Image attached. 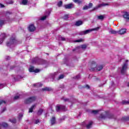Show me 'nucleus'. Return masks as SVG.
<instances>
[{"instance_id": "6e6d98bb", "label": "nucleus", "mask_w": 129, "mask_h": 129, "mask_svg": "<svg viewBox=\"0 0 129 129\" xmlns=\"http://www.w3.org/2000/svg\"><path fill=\"white\" fill-rule=\"evenodd\" d=\"M6 59H7V60H9V59H10V56H7V58H6Z\"/></svg>"}, {"instance_id": "09e8293b", "label": "nucleus", "mask_w": 129, "mask_h": 129, "mask_svg": "<svg viewBox=\"0 0 129 129\" xmlns=\"http://www.w3.org/2000/svg\"><path fill=\"white\" fill-rule=\"evenodd\" d=\"M22 117H23V114H20L19 116V119H21V118H22Z\"/></svg>"}, {"instance_id": "9d476101", "label": "nucleus", "mask_w": 129, "mask_h": 129, "mask_svg": "<svg viewBox=\"0 0 129 129\" xmlns=\"http://www.w3.org/2000/svg\"><path fill=\"white\" fill-rule=\"evenodd\" d=\"M50 11H46L45 13V16H43L42 17H41L40 18V20L41 21H44L45 20H46V19H47V17H49V16L50 15Z\"/></svg>"}, {"instance_id": "72a5a7b5", "label": "nucleus", "mask_w": 129, "mask_h": 129, "mask_svg": "<svg viewBox=\"0 0 129 129\" xmlns=\"http://www.w3.org/2000/svg\"><path fill=\"white\" fill-rule=\"evenodd\" d=\"M62 5H63V2L62 1H59L58 3H57V6L58 7H61L62 6Z\"/></svg>"}, {"instance_id": "58836bf2", "label": "nucleus", "mask_w": 129, "mask_h": 129, "mask_svg": "<svg viewBox=\"0 0 129 129\" xmlns=\"http://www.w3.org/2000/svg\"><path fill=\"white\" fill-rule=\"evenodd\" d=\"M74 42L75 43H78V42H82V39L76 40L74 41Z\"/></svg>"}, {"instance_id": "bf43d9fd", "label": "nucleus", "mask_w": 129, "mask_h": 129, "mask_svg": "<svg viewBox=\"0 0 129 129\" xmlns=\"http://www.w3.org/2000/svg\"><path fill=\"white\" fill-rule=\"evenodd\" d=\"M98 69H100V68H98Z\"/></svg>"}, {"instance_id": "4d7b16f0", "label": "nucleus", "mask_w": 129, "mask_h": 129, "mask_svg": "<svg viewBox=\"0 0 129 129\" xmlns=\"http://www.w3.org/2000/svg\"><path fill=\"white\" fill-rule=\"evenodd\" d=\"M14 80H16V78L14 77Z\"/></svg>"}, {"instance_id": "4468645a", "label": "nucleus", "mask_w": 129, "mask_h": 129, "mask_svg": "<svg viewBox=\"0 0 129 129\" xmlns=\"http://www.w3.org/2000/svg\"><path fill=\"white\" fill-rule=\"evenodd\" d=\"M87 47V46H86V45L84 44V45H81V46H78L76 49H73V51H78V50H80V49H81V48H82V49H86Z\"/></svg>"}, {"instance_id": "7ed1b4c3", "label": "nucleus", "mask_w": 129, "mask_h": 129, "mask_svg": "<svg viewBox=\"0 0 129 129\" xmlns=\"http://www.w3.org/2000/svg\"><path fill=\"white\" fill-rule=\"evenodd\" d=\"M98 29H99V27H97L92 29H88L85 31H81L79 34L82 36H83V35H87V34H89V33H91V32H92V31H97Z\"/></svg>"}, {"instance_id": "3c124183", "label": "nucleus", "mask_w": 129, "mask_h": 129, "mask_svg": "<svg viewBox=\"0 0 129 129\" xmlns=\"http://www.w3.org/2000/svg\"><path fill=\"white\" fill-rule=\"evenodd\" d=\"M0 8H5V6L2 4H0Z\"/></svg>"}, {"instance_id": "6e6552de", "label": "nucleus", "mask_w": 129, "mask_h": 129, "mask_svg": "<svg viewBox=\"0 0 129 129\" xmlns=\"http://www.w3.org/2000/svg\"><path fill=\"white\" fill-rule=\"evenodd\" d=\"M36 100V97H31L28 99H26L25 100V103H26L27 104L29 103H31V102H33Z\"/></svg>"}, {"instance_id": "1a4fd4ad", "label": "nucleus", "mask_w": 129, "mask_h": 129, "mask_svg": "<svg viewBox=\"0 0 129 129\" xmlns=\"http://www.w3.org/2000/svg\"><path fill=\"white\" fill-rule=\"evenodd\" d=\"M57 74H58V72H55L54 74H51L49 76V78L50 79V81H54V80H56L55 79V77H57Z\"/></svg>"}, {"instance_id": "473e14b6", "label": "nucleus", "mask_w": 129, "mask_h": 129, "mask_svg": "<svg viewBox=\"0 0 129 129\" xmlns=\"http://www.w3.org/2000/svg\"><path fill=\"white\" fill-rule=\"evenodd\" d=\"M68 18H69V15L68 14L65 15L63 16V19L66 21V20L68 19Z\"/></svg>"}, {"instance_id": "5fc2aeb1", "label": "nucleus", "mask_w": 129, "mask_h": 129, "mask_svg": "<svg viewBox=\"0 0 129 129\" xmlns=\"http://www.w3.org/2000/svg\"><path fill=\"white\" fill-rule=\"evenodd\" d=\"M61 40H62V41H65V38H64V37H61Z\"/></svg>"}, {"instance_id": "c756f323", "label": "nucleus", "mask_w": 129, "mask_h": 129, "mask_svg": "<svg viewBox=\"0 0 129 129\" xmlns=\"http://www.w3.org/2000/svg\"><path fill=\"white\" fill-rule=\"evenodd\" d=\"M42 90L43 91H50V90H51V88H43L42 89Z\"/></svg>"}, {"instance_id": "ddd939ff", "label": "nucleus", "mask_w": 129, "mask_h": 129, "mask_svg": "<svg viewBox=\"0 0 129 129\" xmlns=\"http://www.w3.org/2000/svg\"><path fill=\"white\" fill-rule=\"evenodd\" d=\"M0 37V44H3V42H4V40H5V39H6L7 35H6V34L5 33H3L2 34H1Z\"/></svg>"}, {"instance_id": "412c9836", "label": "nucleus", "mask_w": 129, "mask_h": 129, "mask_svg": "<svg viewBox=\"0 0 129 129\" xmlns=\"http://www.w3.org/2000/svg\"><path fill=\"white\" fill-rule=\"evenodd\" d=\"M56 122V119H55V117H52V119H51V124L52 125L54 124Z\"/></svg>"}, {"instance_id": "603ef678", "label": "nucleus", "mask_w": 129, "mask_h": 129, "mask_svg": "<svg viewBox=\"0 0 129 129\" xmlns=\"http://www.w3.org/2000/svg\"><path fill=\"white\" fill-rule=\"evenodd\" d=\"M74 2L75 3H80L79 0H74Z\"/></svg>"}, {"instance_id": "a211bd4d", "label": "nucleus", "mask_w": 129, "mask_h": 129, "mask_svg": "<svg viewBox=\"0 0 129 129\" xmlns=\"http://www.w3.org/2000/svg\"><path fill=\"white\" fill-rule=\"evenodd\" d=\"M126 29H122L120 30L119 31H118V33L120 35H123V34H125V33H126Z\"/></svg>"}, {"instance_id": "a18cd8bd", "label": "nucleus", "mask_w": 129, "mask_h": 129, "mask_svg": "<svg viewBox=\"0 0 129 129\" xmlns=\"http://www.w3.org/2000/svg\"><path fill=\"white\" fill-rule=\"evenodd\" d=\"M3 103L6 104V101H3V100L0 101V105H1V104H3Z\"/></svg>"}, {"instance_id": "79ce46f5", "label": "nucleus", "mask_w": 129, "mask_h": 129, "mask_svg": "<svg viewBox=\"0 0 129 129\" xmlns=\"http://www.w3.org/2000/svg\"><path fill=\"white\" fill-rule=\"evenodd\" d=\"M122 119L123 120H128L129 118H128V117H123L122 118Z\"/></svg>"}, {"instance_id": "dca6fc26", "label": "nucleus", "mask_w": 129, "mask_h": 129, "mask_svg": "<svg viewBox=\"0 0 129 129\" xmlns=\"http://www.w3.org/2000/svg\"><path fill=\"white\" fill-rule=\"evenodd\" d=\"M74 5H73V4L72 3L64 5L65 9H68V10H70V9H72V8H74Z\"/></svg>"}, {"instance_id": "39448f33", "label": "nucleus", "mask_w": 129, "mask_h": 129, "mask_svg": "<svg viewBox=\"0 0 129 129\" xmlns=\"http://www.w3.org/2000/svg\"><path fill=\"white\" fill-rule=\"evenodd\" d=\"M106 117H108V118H113V116L112 115H108V113L105 111H104L100 114V118L104 119L106 118Z\"/></svg>"}, {"instance_id": "2f4dec72", "label": "nucleus", "mask_w": 129, "mask_h": 129, "mask_svg": "<svg viewBox=\"0 0 129 129\" xmlns=\"http://www.w3.org/2000/svg\"><path fill=\"white\" fill-rule=\"evenodd\" d=\"M89 9H90V8H89V7H88V6L85 5V6H84V7H83V10L84 11H85V10H88Z\"/></svg>"}, {"instance_id": "bb28decb", "label": "nucleus", "mask_w": 129, "mask_h": 129, "mask_svg": "<svg viewBox=\"0 0 129 129\" xmlns=\"http://www.w3.org/2000/svg\"><path fill=\"white\" fill-rule=\"evenodd\" d=\"M3 126V127H7L8 126V123H5V122H3L2 124L0 123V126Z\"/></svg>"}, {"instance_id": "4be33fe9", "label": "nucleus", "mask_w": 129, "mask_h": 129, "mask_svg": "<svg viewBox=\"0 0 129 129\" xmlns=\"http://www.w3.org/2000/svg\"><path fill=\"white\" fill-rule=\"evenodd\" d=\"M93 123V122H92V121H90L89 122L88 124H87L86 125L87 128H90V127H91V125H92Z\"/></svg>"}, {"instance_id": "f704fd0d", "label": "nucleus", "mask_w": 129, "mask_h": 129, "mask_svg": "<svg viewBox=\"0 0 129 129\" xmlns=\"http://www.w3.org/2000/svg\"><path fill=\"white\" fill-rule=\"evenodd\" d=\"M11 122H12V123H16L17 122V120L16 119H10Z\"/></svg>"}, {"instance_id": "423d86ee", "label": "nucleus", "mask_w": 129, "mask_h": 129, "mask_svg": "<svg viewBox=\"0 0 129 129\" xmlns=\"http://www.w3.org/2000/svg\"><path fill=\"white\" fill-rule=\"evenodd\" d=\"M56 110L57 112H60V111H65V110H66V107L62 105H58L56 107Z\"/></svg>"}, {"instance_id": "aec40b11", "label": "nucleus", "mask_w": 129, "mask_h": 129, "mask_svg": "<svg viewBox=\"0 0 129 129\" xmlns=\"http://www.w3.org/2000/svg\"><path fill=\"white\" fill-rule=\"evenodd\" d=\"M37 106V104L33 105L29 109V112H33V110Z\"/></svg>"}, {"instance_id": "2eb2a0df", "label": "nucleus", "mask_w": 129, "mask_h": 129, "mask_svg": "<svg viewBox=\"0 0 129 129\" xmlns=\"http://www.w3.org/2000/svg\"><path fill=\"white\" fill-rule=\"evenodd\" d=\"M28 30L30 32H34L35 30H36V27H35V26L33 24H31L29 25L28 27Z\"/></svg>"}, {"instance_id": "f8f14e48", "label": "nucleus", "mask_w": 129, "mask_h": 129, "mask_svg": "<svg viewBox=\"0 0 129 129\" xmlns=\"http://www.w3.org/2000/svg\"><path fill=\"white\" fill-rule=\"evenodd\" d=\"M29 72H35V73H38V72H40V70L39 69H35L34 67H31L29 69Z\"/></svg>"}, {"instance_id": "0eeeda50", "label": "nucleus", "mask_w": 129, "mask_h": 129, "mask_svg": "<svg viewBox=\"0 0 129 129\" xmlns=\"http://www.w3.org/2000/svg\"><path fill=\"white\" fill-rule=\"evenodd\" d=\"M126 70H127V63L126 62H125L123 63V64L122 66V68H121V73L122 74H125V73L126 72Z\"/></svg>"}, {"instance_id": "cd10ccee", "label": "nucleus", "mask_w": 129, "mask_h": 129, "mask_svg": "<svg viewBox=\"0 0 129 129\" xmlns=\"http://www.w3.org/2000/svg\"><path fill=\"white\" fill-rule=\"evenodd\" d=\"M42 113H43V109H40L37 112V114L38 115H41Z\"/></svg>"}, {"instance_id": "393cba45", "label": "nucleus", "mask_w": 129, "mask_h": 129, "mask_svg": "<svg viewBox=\"0 0 129 129\" xmlns=\"http://www.w3.org/2000/svg\"><path fill=\"white\" fill-rule=\"evenodd\" d=\"M109 33H110V34H117V33H118V31H115V30H113L112 29H111L110 31H109Z\"/></svg>"}, {"instance_id": "37998d69", "label": "nucleus", "mask_w": 129, "mask_h": 129, "mask_svg": "<svg viewBox=\"0 0 129 129\" xmlns=\"http://www.w3.org/2000/svg\"><path fill=\"white\" fill-rule=\"evenodd\" d=\"M92 6H93V4L92 3H89L88 7H89V9H91V8H92Z\"/></svg>"}, {"instance_id": "c03bdc74", "label": "nucleus", "mask_w": 129, "mask_h": 129, "mask_svg": "<svg viewBox=\"0 0 129 129\" xmlns=\"http://www.w3.org/2000/svg\"><path fill=\"white\" fill-rule=\"evenodd\" d=\"M12 14L11 12L9 11H7L6 12V16H9V15H11Z\"/></svg>"}, {"instance_id": "8fccbe9b", "label": "nucleus", "mask_w": 129, "mask_h": 129, "mask_svg": "<svg viewBox=\"0 0 129 129\" xmlns=\"http://www.w3.org/2000/svg\"><path fill=\"white\" fill-rule=\"evenodd\" d=\"M64 101L66 102V101H70V100H69V99L68 98H66L63 99Z\"/></svg>"}, {"instance_id": "052dcab7", "label": "nucleus", "mask_w": 129, "mask_h": 129, "mask_svg": "<svg viewBox=\"0 0 129 129\" xmlns=\"http://www.w3.org/2000/svg\"><path fill=\"white\" fill-rule=\"evenodd\" d=\"M0 86H2V85H0Z\"/></svg>"}, {"instance_id": "c85d7f7f", "label": "nucleus", "mask_w": 129, "mask_h": 129, "mask_svg": "<svg viewBox=\"0 0 129 129\" xmlns=\"http://www.w3.org/2000/svg\"><path fill=\"white\" fill-rule=\"evenodd\" d=\"M99 111V110H94L92 111V113H93V114H96L97 113H98Z\"/></svg>"}, {"instance_id": "7c9ffc66", "label": "nucleus", "mask_w": 129, "mask_h": 129, "mask_svg": "<svg viewBox=\"0 0 129 129\" xmlns=\"http://www.w3.org/2000/svg\"><path fill=\"white\" fill-rule=\"evenodd\" d=\"M64 78V75H60L56 80H60V79H63Z\"/></svg>"}, {"instance_id": "13d9d810", "label": "nucleus", "mask_w": 129, "mask_h": 129, "mask_svg": "<svg viewBox=\"0 0 129 129\" xmlns=\"http://www.w3.org/2000/svg\"><path fill=\"white\" fill-rule=\"evenodd\" d=\"M126 62H128V60H126Z\"/></svg>"}, {"instance_id": "b1692460", "label": "nucleus", "mask_w": 129, "mask_h": 129, "mask_svg": "<svg viewBox=\"0 0 129 129\" xmlns=\"http://www.w3.org/2000/svg\"><path fill=\"white\" fill-rule=\"evenodd\" d=\"M34 86H36L37 87H41L43 86V84H42L41 83H38L34 84Z\"/></svg>"}, {"instance_id": "e433bc0d", "label": "nucleus", "mask_w": 129, "mask_h": 129, "mask_svg": "<svg viewBox=\"0 0 129 129\" xmlns=\"http://www.w3.org/2000/svg\"><path fill=\"white\" fill-rule=\"evenodd\" d=\"M7 4H8V5H13L14 1L13 0L9 1L7 2Z\"/></svg>"}, {"instance_id": "4c0bfd02", "label": "nucleus", "mask_w": 129, "mask_h": 129, "mask_svg": "<svg viewBox=\"0 0 129 129\" xmlns=\"http://www.w3.org/2000/svg\"><path fill=\"white\" fill-rule=\"evenodd\" d=\"M122 104H129V101H122Z\"/></svg>"}, {"instance_id": "6ab92c4d", "label": "nucleus", "mask_w": 129, "mask_h": 129, "mask_svg": "<svg viewBox=\"0 0 129 129\" xmlns=\"http://www.w3.org/2000/svg\"><path fill=\"white\" fill-rule=\"evenodd\" d=\"M83 22L81 21H78L76 22L75 23V26H77V27H79V26H81V25H83Z\"/></svg>"}, {"instance_id": "de8ad7c7", "label": "nucleus", "mask_w": 129, "mask_h": 129, "mask_svg": "<svg viewBox=\"0 0 129 129\" xmlns=\"http://www.w3.org/2000/svg\"><path fill=\"white\" fill-rule=\"evenodd\" d=\"M6 110H7V108L6 107L3 108L2 111V113L4 112V111H6Z\"/></svg>"}, {"instance_id": "f03ea898", "label": "nucleus", "mask_w": 129, "mask_h": 129, "mask_svg": "<svg viewBox=\"0 0 129 129\" xmlns=\"http://www.w3.org/2000/svg\"><path fill=\"white\" fill-rule=\"evenodd\" d=\"M17 44H18V40L16 39L15 36L11 37L10 40L7 43L8 47H10V48L15 47Z\"/></svg>"}, {"instance_id": "ea45409f", "label": "nucleus", "mask_w": 129, "mask_h": 129, "mask_svg": "<svg viewBox=\"0 0 129 129\" xmlns=\"http://www.w3.org/2000/svg\"><path fill=\"white\" fill-rule=\"evenodd\" d=\"M5 24V21L4 20H0V27Z\"/></svg>"}, {"instance_id": "9b49d317", "label": "nucleus", "mask_w": 129, "mask_h": 129, "mask_svg": "<svg viewBox=\"0 0 129 129\" xmlns=\"http://www.w3.org/2000/svg\"><path fill=\"white\" fill-rule=\"evenodd\" d=\"M105 6H108V4L103 3L100 4L98 6H96V7L94 8L92 11H95V10H97L98 9H99V8H101V7H105Z\"/></svg>"}, {"instance_id": "5701e85b", "label": "nucleus", "mask_w": 129, "mask_h": 129, "mask_svg": "<svg viewBox=\"0 0 129 129\" xmlns=\"http://www.w3.org/2000/svg\"><path fill=\"white\" fill-rule=\"evenodd\" d=\"M97 19L98 20H100L101 21H102L104 19V16L103 15L98 16H97Z\"/></svg>"}, {"instance_id": "f257e3e1", "label": "nucleus", "mask_w": 129, "mask_h": 129, "mask_svg": "<svg viewBox=\"0 0 129 129\" xmlns=\"http://www.w3.org/2000/svg\"><path fill=\"white\" fill-rule=\"evenodd\" d=\"M88 68L90 71H101L103 69V65L102 64H97L95 61H92L89 62L88 64Z\"/></svg>"}, {"instance_id": "20e7f679", "label": "nucleus", "mask_w": 129, "mask_h": 129, "mask_svg": "<svg viewBox=\"0 0 129 129\" xmlns=\"http://www.w3.org/2000/svg\"><path fill=\"white\" fill-rule=\"evenodd\" d=\"M32 63L33 64L35 63H37V64H47V61L36 58L33 60Z\"/></svg>"}, {"instance_id": "f3484780", "label": "nucleus", "mask_w": 129, "mask_h": 129, "mask_svg": "<svg viewBox=\"0 0 129 129\" xmlns=\"http://www.w3.org/2000/svg\"><path fill=\"white\" fill-rule=\"evenodd\" d=\"M123 18L126 20V21H129V14L127 12H125L123 15Z\"/></svg>"}, {"instance_id": "c9c22d12", "label": "nucleus", "mask_w": 129, "mask_h": 129, "mask_svg": "<svg viewBox=\"0 0 129 129\" xmlns=\"http://www.w3.org/2000/svg\"><path fill=\"white\" fill-rule=\"evenodd\" d=\"M40 122V120L39 119H37L36 120H34V123H35V124H37V123H39Z\"/></svg>"}, {"instance_id": "a19ab883", "label": "nucleus", "mask_w": 129, "mask_h": 129, "mask_svg": "<svg viewBox=\"0 0 129 129\" xmlns=\"http://www.w3.org/2000/svg\"><path fill=\"white\" fill-rule=\"evenodd\" d=\"M80 78V74H79L76 77H74V79H79Z\"/></svg>"}, {"instance_id": "864d4df0", "label": "nucleus", "mask_w": 129, "mask_h": 129, "mask_svg": "<svg viewBox=\"0 0 129 129\" xmlns=\"http://www.w3.org/2000/svg\"><path fill=\"white\" fill-rule=\"evenodd\" d=\"M85 87H86V88H87V89H89V88H90V87L88 85H87Z\"/></svg>"}, {"instance_id": "49530a36", "label": "nucleus", "mask_w": 129, "mask_h": 129, "mask_svg": "<svg viewBox=\"0 0 129 129\" xmlns=\"http://www.w3.org/2000/svg\"><path fill=\"white\" fill-rule=\"evenodd\" d=\"M20 98V96H16L14 97V99H19Z\"/></svg>"}, {"instance_id": "a878e982", "label": "nucleus", "mask_w": 129, "mask_h": 129, "mask_svg": "<svg viewBox=\"0 0 129 129\" xmlns=\"http://www.w3.org/2000/svg\"><path fill=\"white\" fill-rule=\"evenodd\" d=\"M22 5H23L24 6H26L27 4H28V0H22Z\"/></svg>"}]
</instances>
